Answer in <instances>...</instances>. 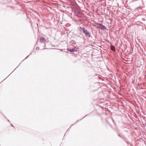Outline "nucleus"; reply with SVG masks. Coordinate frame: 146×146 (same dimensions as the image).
<instances>
[{
  "instance_id": "obj_3",
  "label": "nucleus",
  "mask_w": 146,
  "mask_h": 146,
  "mask_svg": "<svg viewBox=\"0 0 146 146\" xmlns=\"http://www.w3.org/2000/svg\"><path fill=\"white\" fill-rule=\"evenodd\" d=\"M101 26L102 25L100 24H97L96 25H94V26L96 27L98 29H100Z\"/></svg>"
},
{
  "instance_id": "obj_5",
  "label": "nucleus",
  "mask_w": 146,
  "mask_h": 146,
  "mask_svg": "<svg viewBox=\"0 0 146 146\" xmlns=\"http://www.w3.org/2000/svg\"><path fill=\"white\" fill-rule=\"evenodd\" d=\"M111 50L113 51H115V49L114 46H113L111 45Z\"/></svg>"
},
{
  "instance_id": "obj_4",
  "label": "nucleus",
  "mask_w": 146,
  "mask_h": 146,
  "mask_svg": "<svg viewBox=\"0 0 146 146\" xmlns=\"http://www.w3.org/2000/svg\"><path fill=\"white\" fill-rule=\"evenodd\" d=\"M40 41L41 42H44L45 41V40L44 38L41 37L40 38Z\"/></svg>"
},
{
  "instance_id": "obj_7",
  "label": "nucleus",
  "mask_w": 146,
  "mask_h": 146,
  "mask_svg": "<svg viewBox=\"0 0 146 146\" xmlns=\"http://www.w3.org/2000/svg\"><path fill=\"white\" fill-rule=\"evenodd\" d=\"M83 28H82L81 27H79V30H80V31H81V30H83Z\"/></svg>"
},
{
  "instance_id": "obj_2",
  "label": "nucleus",
  "mask_w": 146,
  "mask_h": 146,
  "mask_svg": "<svg viewBox=\"0 0 146 146\" xmlns=\"http://www.w3.org/2000/svg\"><path fill=\"white\" fill-rule=\"evenodd\" d=\"M68 50L70 52H77V50H76V47H75L74 48H72V49H70V48H68Z\"/></svg>"
},
{
  "instance_id": "obj_1",
  "label": "nucleus",
  "mask_w": 146,
  "mask_h": 146,
  "mask_svg": "<svg viewBox=\"0 0 146 146\" xmlns=\"http://www.w3.org/2000/svg\"><path fill=\"white\" fill-rule=\"evenodd\" d=\"M83 32L85 34V35L86 37H90V34L88 31L84 28H83Z\"/></svg>"
},
{
  "instance_id": "obj_6",
  "label": "nucleus",
  "mask_w": 146,
  "mask_h": 146,
  "mask_svg": "<svg viewBox=\"0 0 146 146\" xmlns=\"http://www.w3.org/2000/svg\"><path fill=\"white\" fill-rule=\"evenodd\" d=\"M100 29H106L105 27L102 25L101 27H100Z\"/></svg>"
}]
</instances>
